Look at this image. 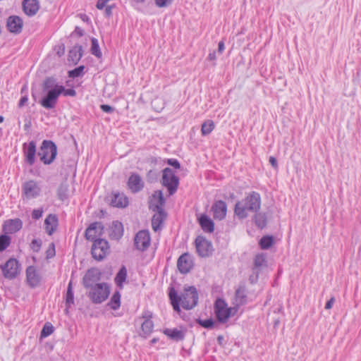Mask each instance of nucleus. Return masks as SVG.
Wrapping results in <instances>:
<instances>
[{
    "label": "nucleus",
    "mask_w": 361,
    "mask_h": 361,
    "mask_svg": "<svg viewBox=\"0 0 361 361\" xmlns=\"http://www.w3.org/2000/svg\"><path fill=\"white\" fill-rule=\"evenodd\" d=\"M42 90L47 92V94L40 100L39 104L47 109L55 107L60 94L65 97L76 95L74 89H66L64 86L59 85L56 79L53 77L45 78L42 84Z\"/></svg>",
    "instance_id": "f257e3e1"
},
{
    "label": "nucleus",
    "mask_w": 361,
    "mask_h": 361,
    "mask_svg": "<svg viewBox=\"0 0 361 361\" xmlns=\"http://www.w3.org/2000/svg\"><path fill=\"white\" fill-rule=\"evenodd\" d=\"M169 296L173 310L180 312V304L185 310L194 308L198 302V293L194 286H189L185 288L184 292L178 296L174 288H171Z\"/></svg>",
    "instance_id": "f03ea898"
},
{
    "label": "nucleus",
    "mask_w": 361,
    "mask_h": 361,
    "mask_svg": "<svg viewBox=\"0 0 361 361\" xmlns=\"http://www.w3.org/2000/svg\"><path fill=\"white\" fill-rule=\"evenodd\" d=\"M261 202L259 193L252 191L244 199L236 202L234 214L238 219H244L248 216L249 213H257L261 207Z\"/></svg>",
    "instance_id": "7ed1b4c3"
},
{
    "label": "nucleus",
    "mask_w": 361,
    "mask_h": 361,
    "mask_svg": "<svg viewBox=\"0 0 361 361\" xmlns=\"http://www.w3.org/2000/svg\"><path fill=\"white\" fill-rule=\"evenodd\" d=\"M57 155V147L51 140H44L40 147L38 156L40 161L45 165L54 162Z\"/></svg>",
    "instance_id": "20e7f679"
},
{
    "label": "nucleus",
    "mask_w": 361,
    "mask_h": 361,
    "mask_svg": "<svg viewBox=\"0 0 361 361\" xmlns=\"http://www.w3.org/2000/svg\"><path fill=\"white\" fill-rule=\"evenodd\" d=\"M214 312L218 321L225 323L237 313L238 307H228L224 300L218 298L214 304Z\"/></svg>",
    "instance_id": "39448f33"
},
{
    "label": "nucleus",
    "mask_w": 361,
    "mask_h": 361,
    "mask_svg": "<svg viewBox=\"0 0 361 361\" xmlns=\"http://www.w3.org/2000/svg\"><path fill=\"white\" fill-rule=\"evenodd\" d=\"M87 289H90L88 297L95 304H100L105 301L110 293V288L106 283H96Z\"/></svg>",
    "instance_id": "423d86ee"
},
{
    "label": "nucleus",
    "mask_w": 361,
    "mask_h": 361,
    "mask_svg": "<svg viewBox=\"0 0 361 361\" xmlns=\"http://www.w3.org/2000/svg\"><path fill=\"white\" fill-rule=\"evenodd\" d=\"M161 183L168 189L169 195H172L177 191L179 179L171 169L165 168L163 170Z\"/></svg>",
    "instance_id": "0eeeda50"
},
{
    "label": "nucleus",
    "mask_w": 361,
    "mask_h": 361,
    "mask_svg": "<svg viewBox=\"0 0 361 361\" xmlns=\"http://www.w3.org/2000/svg\"><path fill=\"white\" fill-rule=\"evenodd\" d=\"M109 252V245L107 240L99 238L93 242L91 254L92 257L97 260H102Z\"/></svg>",
    "instance_id": "6e6552de"
},
{
    "label": "nucleus",
    "mask_w": 361,
    "mask_h": 361,
    "mask_svg": "<svg viewBox=\"0 0 361 361\" xmlns=\"http://www.w3.org/2000/svg\"><path fill=\"white\" fill-rule=\"evenodd\" d=\"M0 268L4 276L10 280L16 278L20 272V264L15 258H10Z\"/></svg>",
    "instance_id": "1a4fd4ad"
},
{
    "label": "nucleus",
    "mask_w": 361,
    "mask_h": 361,
    "mask_svg": "<svg viewBox=\"0 0 361 361\" xmlns=\"http://www.w3.org/2000/svg\"><path fill=\"white\" fill-rule=\"evenodd\" d=\"M22 190L27 199H32L40 195L41 188L35 180H30L23 184Z\"/></svg>",
    "instance_id": "9d476101"
},
{
    "label": "nucleus",
    "mask_w": 361,
    "mask_h": 361,
    "mask_svg": "<svg viewBox=\"0 0 361 361\" xmlns=\"http://www.w3.org/2000/svg\"><path fill=\"white\" fill-rule=\"evenodd\" d=\"M150 235L148 231H140L135 236L134 245L137 250L144 251L150 245Z\"/></svg>",
    "instance_id": "9b49d317"
},
{
    "label": "nucleus",
    "mask_w": 361,
    "mask_h": 361,
    "mask_svg": "<svg viewBox=\"0 0 361 361\" xmlns=\"http://www.w3.org/2000/svg\"><path fill=\"white\" fill-rule=\"evenodd\" d=\"M196 250L202 257H208L212 251V243L202 236H198L195 240Z\"/></svg>",
    "instance_id": "f8f14e48"
},
{
    "label": "nucleus",
    "mask_w": 361,
    "mask_h": 361,
    "mask_svg": "<svg viewBox=\"0 0 361 361\" xmlns=\"http://www.w3.org/2000/svg\"><path fill=\"white\" fill-rule=\"evenodd\" d=\"M104 226L100 222L92 223L86 229L85 236L87 240L94 242L102 235Z\"/></svg>",
    "instance_id": "ddd939ff"
},
{
    "label": "nucleus",
    "mask_w": 361,
    "mask_h": 361,
    "mask_svg": "<svg viewBox=\"0 0 361 361\" xmlns=\"http://www.w3.org/2000/svg\"><path fill=\"white\" fill-rule=\"evenodd\" d=\"M101 272L97 268H91L87 270L82 279V283L85 288L92 287L100 280Z\"/></svg>",
    "instance_id": "4468645a"
},
{
    "label": "nucleus",
    "mask_w": 361,
    "mask_h": 361,
    "mask_svg": "<svg viewBox=\"0 0 361 361\" xmlns=\"http://www.w3.org/2000/svg\"><path fill=\"white\" fill-rule=\"evenodd\" d=\"M165 199L161 190L155 191L149 200V209L154 211H164Z\"/></svg>",
    "instance_id": "2eb2a0df"
},
{
    "label": "nucleus",
    "mask_w": 361,
    "mask_h": 361,
    "mask_svg": "<svg viewBox=\"0 0 361 361\" xmlns=\"http://www.w3.org/2000/svg\"><path fill=\"white\" fill-rule=\"evenodd\" d=\"M177 267L180 273H188L193 267L191 256L188 253H184L180 255L177 262Z\"/></svg>",
    "instance_id": "dca6fc26"
},
{
    "label": "nucleus",
    "mask_w": 361,
    "mask_h": 361,
    "mask_svg": "<svg viewBox=\"0 0 361 361\" xmlns=\"http://www.w3.org/2000/svg\"><path fill=\"white\" fill-rule=\"evenodd\" d=\"M41 276L34 266H30L26 269V281L30 288H35L40 283Z\"/></svg>",
    "instance_id": "f3484780"
},
{
    "label": "nucleus",
    "mask_w": 361,
    "mask_h": 361,
    "mask_svg": "<svg viewBox=\"0 0 361 361\" xmlns=\"http://www.w3.org/2000/svg\"><path fill=\"white\" fill-rule=\"evenodd\" d=\"M23 154L25 161L30 166H32L35 162L36 156V143L34 141L23 144Z\"/></svg>",
    "instance_id": "a211bd4d"
},
{
    "label": "nucleus",
    "mask_w": 361,
    "mask_h": 361,
    "mask_svg": "<svg viewBox=\"0 0 361 361\" xmlns=\"http://www.w3.org/2000/svg\"><path fill=\"white\" fill-rule=\"evenodd\" d=\"M213 212V216L215 219L222 220L226 216L227 205L225 202L222 200L216 201L212 207Z\"/></svg>",
    "instance_id": "6ab92c4d"
},
{
    "label": "nucleus",
    "mask_w": 361,
    "mask_h": 361,
    "mask_svg": "<svg viewBox=\"0 0 361 361\" xmlns=\"http://www.w3.org/2000/svg\"><path fill=\"white\" fill-rule=\"evenodd\" d=\"M23 227V222L20 219H8L3 224V231L6 233L13 234L20 231Z\"/></svg>",
    "instance_id": "aec40b11"
},
{
    "label": "nucleus",
    "mask_w": 361,
    "mask_h": 361,
    "mask_svg": "<svg viewBox=\"0 0 361 361\" xmlns=\"http://www.w3.org/2000/svg\"><path fill=\"white\" fill-rule=\"evenodd\" d=\"M128 186L133 192L135 193L142 190L144 183L138 174L132 173L128 178Z\"/></svg>",
    "instance_id": "412c9836"
},
{
    "label": "nucleus",
    "mask_w": 361,
    "mask_h": 361,
    "mask_svg": "<svg viewBox=\"0 0 361 361\" xmlns=\"http://www.w3.org/2000/svg\"><path fill=\"white\" fill-rule=\"evenodd\" d=\"M23 24V20L20 17L12 16L8 17L6 25L11 32L18 34L22 30Z\"/></svg>",
    "instance_id": "4be33fe9"
},
{
    "label": "nucleus",
    "mask_w": 361,
    "mask_h": 361,
    "mask_svg": "<svg viewBox=\"0 0 361 361\" xmlns=\"http://www.w3.org/2000/svg\"><path fill=\"white\" fill-rule=\"evenodd\" d=\"M39 8V4L37 0H23V8L26 15L29 16L35 15Z\"/></svg>",
    "instance_id": "5701e85b"
},
{
    "label": "nucleus",
    "mask_w": 361,
    "mask_h": 361,
    "mask_svg": "<svg viewBox=\"0 0 361 361\" xmlns=\"http://www.w3.org/2000/svg\"><path fill=\"white\" fill-rule=\"evenodd\" d=\"M44 226L46 232L48 235H52L57 226H58V219L54 214H49L44 221Z\"/></svg>",
    "instance_id": "b1692460"
},
{
    "label": "nucleus",
    "mask_w": 361,
    "mask_h": 361,
    "mask_svg": "<svg viewBox=\"0 0 361 361\" xmlns=\"http://www.w3.org/2000/svg\"><path fill=\"white\" fill-rule=\"evenodd\" d=\"M198 221L204 232L212 233L214 231V224L207 215L201 214L198 218Z\"/></svg>",
    "instance_id": "393cba45"
},
{
    "label": "nucleus",
    "mask_w": 361,
    "mask_h": 361,
    "mask_svg": "<svg viewBox=\"0 0 361 361\" xmlns=\"http://www.w3.org/2000/svg\"><path fill=\"white\" fill-rule=\"evenodd\" d=\"M111 204L116 207H126L128 204V199L123 193L114 192Z\"/></svg>",
    "instance_id": "a878e982"
},
{
    "label": "nucleus",
    "mask_w": 361,
    "mask_h": 361,
    "mask_svg": "<svg viewBox=\"0 0 361 361\" xmlns=\"http://www.w3.org/2000/svg\"><path fill=\"white\" fill-rule=\"evenodd\" d=\"M155 214L152 219V227L154 231L161 229L163 221H164L166 214L164 211H154Z\"/></svg>",
    "instance_id": "bb28decb"
},
{
    "label": "nucleus",
    "mask_w": 361,
    "mask_h": 361,
    "mask_svg": "<svg viewBox=\"0 0 361 361\" xmlns=\"http://www.w3.org/2000/svg\"><path fill=\"white\" fill-rule=\"evenodd\" d=\"M82 56V47L80 45L74 46L69 51L68 61L77 64Z\"/></svg>",
    "instance_id": "cd10ccee"
},
{
    "label": "nucleus",
    "mask_w": 361,
    "mask_h": 361,
    "mask_svg": "<svg viewBox=\"0 0 361 361\" xmlns=\"http://www.w3.org/2000/svg\"><path fill=\"white\" fill-rule=\"evenodd\" d=\"M163 333L170 339L175 341H183L185 338L183 331L178 329H165Z\"/></svg>",
    "instance_id": "c85d7f7f"
},
{
    "label": "nucleus",
    "mask_w": 361,
    "mask_h": 361,
    "mask_svg": "<svg viewBox=\"0 0 361 361\" xmlns=\"http://www.w3.org/2000/svg\"><path fill=\"white\" fill-rule=\"evenodd\" d=\"M247 301V295H246V290L244 286L239 287L235 290V306L238 307V308L244 305Z\"/></svg>",
    "instance_id": "c756f323"
},
{
    "label": "nucleus",
    "mask_w": 361,
    "mask_h": 361,
    "mask_svg": "<svg viewBox=\"0 0 361 361\" xmlns=\"http://www.w3.org/2000/svg\"><path fill=\"white\" fill-rule=\"evenodd\" d=\"M123 234V228L121 223L114 221L111 227L109 235L113 239H119Z\"/></svg>",
    "instance_id": "7c9ffc66"
},
{
    "label": "nucleus",
    "mask_w": 361,
    "mask_h": 361,
    "mask_svg": "<svg viewBox=\"0 0 361 361\" xmlns=\"http://www.w3.org/2000/svg\"><path fill=\"white\" fill-rule=\"evenodd\" d=\"M126 278L127 269L125 266H122L114 279L115 283L120 289L123 288V283L126 281Z\"/></svg>",
    "instance_id": "2f4dec72"
},
{
    "label": "nucleus",
    "mask_w": 361,
    "mask_h": 361,
    "mask_svg": "<svg viewBox=\"0 0 361 361\" xmlns=\"http://www.w3.org/2000/svg\"><path fill=\"white\" fill-rule=\"evenodd\" d=\"M153 329V322L151 319H145L141 325L140 336L147 338L152 334Z\"/></svg>",
    "instance_id": "473e14b6"
},
{
    "label": "nucleus",
    "mask_w": 361,
    "mask_h": 361,
    "mask_svg": "<svg viewBox=\"0 0 361 361\" xmlns=\"http://www.w3.org/2000/svg\"><path fill=\"white\" fill-rule=\"evenodd\" d=\"M255 225L259 228H264L267 226V216L265 213L257 212L254 216Z\"/></svg>",
    "instance_id": "72a5a7b5"
},
{
    "label": "nucleus",
    "mask_w": 361,
    "mask_h": 361,
    "mask_svg": "<svg viewBox=\"0 0 361 361\" xmlns=\"http://www.w3.org/2000/svg\"><path fill=\"white\" fill-rule=\"evenodd\" d=\"M108 305L110 307L111 309L114 310H118L121 306V294L119 291H116L110 301L108 303Z\"/></svg>",
    "instance_id": "f704fd0d"
},
{
    "label": "nucleus",
    "mask_w": 361,
    "mask_h": 361,
    "mask_svg": "<svg viewBox=\"0 0 361 361\" xmlns=\"http://www.w3.org/2000/svg\"><path fill=\"white\" fill-rule=\"evenodd\" d=\"M74 304V294L72 288V281H71L68 283L67 293L66 295V310Z\"/></svg>",
    "instance_id": "c9c22d12"
},
{
    "label": "nucleus",
    "mask_w": 361,
    "mask_h": 361,
    "mask_svg": "<svg viewBox=\"0 0 361 361\" xmlns=\"http://www.w3.org/2000/svg\"><path fill=\"white\" fill-rule=\"evenodd\" d=\"M215 125L213 121L207 120L202 124L201 133L203 136L210 134L214 129Z\"/></svg>",
    "instance_id": "e433bc0d"
},
{
    "label": "nucleus",
    "mask_w": 361,
    "mask_h": 361,
    "mask_svg": "<svg viewBox=\"0 0 361 361\" xmlns=\"http://www.w3.org/2000/svg\"><path fill=\"white\" fill-rule=\"evenodd\" d=\"M274 243V238L270 235L263 236L259 240V246L263 250H268Z\"/></svg>",
    "instance_id": "4c0bfd02"
},
{
    "label": "nucleus",
    "mask_w": 361,
    "mask_h": 361,
    "mask_svg": "<svg viewBox=\"0 0 361 361\" xmlns=\"http://www.w3.org/2000/svg\"><path fill=\"white\" fill-rule=\"evenodd\" d=\"M58 196L61 200H64L68 197V185L66 183H62L58 189Z\"/></svg>",
    "instance_id": "58836bf2"
},
{
    "label": "nucleus",
    "mask_w": 361,
    "mask_h": 361,
    "mask_svg": "<svg viewBox=\"0 0 361 361\" xmlns=\"http://www.w3.org/2000/svg\"><path fill=\"white\" fill-rule=\"evenodd\" d=\"M92 46H91V53L94 56L97 58H101L102 56V51L100 50L98 40L96 38H92L91 39Z\"/></svg>",
    "instance_id": "ea45409f"
},
{
    "label": "nucleus",
    "mask_w": 361,
    "mask_h": 361,
    "mask_svg": "<svg viewBox=\"0 0 361 361\" xmlns=\"http://www.w3.org/2000/svg\"><path fill=\"white\" fill-rule=\"evenodd\" d=\"M266 265V257L264 254H258L254 259V269H258Z\"/></svg>",
    "instance_id": "a19ab883"
},
{
    "label": "nucleus",
    "mask_w": 361,
    "mask_h": 361,
    "mask_svg": "<svg viewBox=\"0 0 361 361\" xmlns=\"http://www.w3.org/2000/svg\"><path fill=\"white\" fill-rule=\"evenodd\" d=\"M11 243V238L7 235H0V252L5 250Z\"/></svg>",
    "instance_id": "79ce46f5"
},
{
    "label": "nucleus",
    "mask_w": 361,
    "mask_h": 361,
    "mask_svg": "<svg viewBox=\"0 0 361 361\" xmlns=\"http://www.w3.org/2000/svg\"><path fill=\"white\" fill-rule=\"evenodd\" d=\"M84 69H85L84 66H80L74 68L73 70L68 71V77L75 78L82 76L84 74Z\"/></svg>",
    "instance_id": "37998d69"
},
{
    "label": "nucleus",
    "mask_w": 361,
    "mask_h": 361,
    "mask_svg": "<svg viewBox=\"0 0 361 361\" xmlns=\"http://www.w3.org/2000/svg\"><path fill=\"white\" fill-rule=\"evenodd\" d=\"M54 328L50 323H46L41 331V337L45 338L51 335L54 332Z\"/></svg>",
    "instance_id": "c03bdc74"
},
{
    "label": "nucleus",
    "mask_w": 361,
    "mask_h": 361,
    "mask_svg": "<svg viewBox=\"0 0 361 361\" xmlns=\"http://www.w3.org/2000/svg\"><path fill=\"white\" fill-rule=\"evenodd\" d=\"M197 323L206 329H212L214 324L212 319H208L205 320L198 319Z\"/></svg>",
    "instance_id": "a18cd8bd"
},
{
    "label": "nucleus",
    "mask_w": 361,
    "mask_h": 361,
    "mask_svg": "<svg viewBox=\"0 0 361 361\" xmlns=\"http://www.w3.org/2000/svg\"><path fill=\"white\" fill-rule=\"evenodd\" d=\"M173 0H154L155 5L159 8H166L170 6Z\"/></svg>",
    "instance_id": "49530a36"
},
{
    "label": "nucleus",
    "mask_w": 361,
    "mask_h": 361,
    "mask_svg": "<svg viewBox=\"0 0 361 361\" xmlns=\"http://www.w3.org/2000/svg\"><path fill=\"white\" fill-rule=\"evenodd\" d=\"M55 245L52 243L50 244L48 250H47V258H51L55 255Z\"/></svg>",
    "instance_id": "de8ad7c7"
},
{
    "label": "nucleus",
    "mask_w": 361,
    "mask_h": 361,
    "mask_svg": "<svg viewBox=\"0 0 361 361\" xmlns=\"http://www.w3.org/2000/svg\"><path fill=\"white\" fill-rule=\"evenodd\" d=\"M42 214H43L42 209H34L32 212V217L34 219H39V218L42 217Z\"/></svg>",
    "instance_id": "09e8293b"
},
{
    "label": "nucleus",
    "mask_w": 361,
    "mask_h": 361,
    "mask_svg": "<svg viewBox=\"0 0 361 361\" xmlns=\"http://www.w3.org/2000/svg\"><path fill=\"white\" fill-rule=\"evenodd\" d=\"M40 247H41V243L39 240H37L36 239L32 240V241L31 243V247L34 251H35V252L39 251Z\"/></svg>",
    "instance_id": "8fccbe9b"
},
{
    "label": "nucleus",
    "mask_w": 361,
    "mask_h": 361,
    "mask_svg": "<svg viewBox=\"0 0 361 361\" xmlns=\"http://www.w3.org/2000/svg\"><path fill=\"white\" fill-rule=\"evenodd\" d=\"M168 164L176 169H180V164L177 159H170L168 160Z\"/></svg>",
    "instance_id": "3c124183"
},
{
    "label": "nucleus",
    "mask_w": 361,
    "mask_h": 361,
    "mask_svg": "<svg viewBox=\"0 0 361 361\" xmlns=\"http://www.w3.org/2000/svg\"><path fill=\"white\" fill-rule=\"evenodd\" d=\"M101 109L106 113H112L114 111V108L107 104H102L100 106Z\"/></svg>",
    "instance_id": "603ef678"
},
{
    "label": "nucleus",
    "mask_w": 361,
    "mask_h": 361,
    "mask_svg": "<svg viewBox=\"0 0 361 361\" xmlns=\"http://www.w3.org/2000/svg\"><path fill=\"white\" fill-rule=\"evenodd\" d=\"M109 1V0H98L96 5L97 8L99 10L103 9L105 7L106 2Z\"/></svg>",
    "instance_id": "864d4df0"
},
{
    "label": "nucleus",
    "mask_w": 361,
    "mask_h": 361,
    "mask_svg": "<svg viewBox=\"0 0 361 361\" xmlns=\"http://www.w3.org/2000/svg\"><path fill=\"white\" fill-rule=\"evenodd\" d=\"M269 161L274 169H278V163H277V160L275 157H270L269 159Z\"/></svg>",
    "instance_id": "5fc2aeb1"
},
{
    "label": "nucleus",
    "mask_w": 361,
    "mask_h": 361,
    "mask_svg": "<svg viewBox=\"0 0 361 361\" xmlns=\"http://www.w3.org/2000/svg\"><path fill=\"white\" fill-rule=\"evenodd\" d=\"M27 101H28V98L26 95L22 97L19 101L18 106L23 107L25 104H27Z\"/></svg>",
    "instance_id": "6e6d98bb"
},
{
    "label": "nucleus",
    "mask_w": 361,
    "mask_h": 361,
    "mask_svg": "<svg viewBox=\"0 0 361 361\" xmlns=\"http://www.w3.org/2000/svg\"><path fill=\"white\" fill-rule=\"evenodd\" d=\"M334 302H335V299L334 297H332L330 300H329L326 302V303L325 305V309H326V310L331 309L332 307Z\"/></svg>",
    "instance_id": "4d7b16f0"
},
{
    "label": "nucleus",
    "mask_w": 361,
    "mask_h": 361,
    "mask_svg": "<svg viewBox=\"0 0 361 361\" xmlns=\"http://www.w3.org/2000/svg\"><path fill=\"white\" fill-rule=\"evenodd\" d=\"M152 317V313L149 311H145L142 314V318L145 319H151Z\"/></svg>",
    "instance_id": "13d9d810"
},
{
    "label": "nucleus",
    "mask_w": 361,
    "mask_h": 361,
    "mask_svg": "<svg viewBox=\"0 0 361 361\" xmlns=\"http://www.w3.org/2000/svg\"><path fill=\"white\" fill-rule=\"evenodd\" d=\"M225 49L224 41H220L218 44V52L221 54Z\"/></svg>",
    "instance_id": "bf43d9fd"
},
{
    "label": "nucleus",
    "mask_w": 361,
    "mask_h": 361,
    "mask_svg": "<svg viewBox=\"0 0 361 361\" xmlns=\"http://www.w3.org/2000/svg\"><path fill=\"white\" fill-rule=\"evenodd\" d=\"M207 58L209 61H215L216 59V51H213L212 52H210Z\"/></svg>",
    "instance_id": "052dcab7"
},
{
    "label": "nucleus",
    "mask_w": 361,
    "mask_h": 361,
    "mask_svg": "<svg viewBox=\"0 0 361 361\" xmlns=\"http://www.w3.org/2000/svg\"><path fill=\"white\" fill-rule=\"evenodd\" d=\"M112 6H108L105 8V13L107 16H110L112 14Z\"/></svg>",
    "instance_id": "680f3d73"
},
{
    "label": "nucleus",
    "mask_w": 361,
    "mask_h": 361,
    "mask_svg": "<svg viewBox=\"0 0 361 361\" xmlns=\"http://www.w3.org/2000/svg\"><path fill=\"white\" fill-rule=\"evenodd\" d=\"M157 341H158V338H152V339L151 340V341H150V342H151V343H152V344H154V343H156Z\"/></svg>",
    "instance_id": "e2e57ef3"
},
{
    "label": "nucleus",
    "mask_w": 361,
    "mask_h": 361,
    "mask_svg": "<svg viewBox=\"0 0 361 361\" xmlns=\"http://www.w3.org/2000/svg\"><path fill=\"white\" fill-rule=\"evenodd\" d=\"M133 1L136 3L141 4V3H144L145 0H133Z\"/></svg>",
    "instance_id": "0e129e2a"
},
{
    "label": "nucleus",
    "mask_w": 361,
    "mask_h": 361,
    "mask_svg": "<svg viewBox=\"0 0 361 361\" xmlns=\"http://www.w3.org/2000/svg\"><path fill=\"white\" fill-rule=\"evenodd\" d=\"M4 121V117L2 116H0V123H2Z\"/></svg>",
    "instance_id": "69168bd1"
},
{
    "label": "nucleus",
    "mask_w": 361,
    "mask_h": 361,
    "mask_svg": "<svg viewBox=\"0 0 361 361\" xmlns=\"http://www.w3.org/2000/svg\"><path fill=\"white\" fill-rule=\"evenodd\" d=\"M85 18H86V19H88V17H87V16H85V18H82V20H85Z\"/></svg>",
    "instance_id": "338daca9"
},
{
    "label": "nucleus",
    "mask_w": 361,
    "mask_h": 361,
    "mask_svg": "<svg viewBox=\"0 0 361 361\" xmlns=\"http://www.w3.org/2000/svg\"><path fill=\"white\" fill-rule=\"evenodd\" d=\"M218 339H219V340H222V336H219V337H218Z\"/></svg>",
    "instance_id": "774afa93"
}]
</instances>
